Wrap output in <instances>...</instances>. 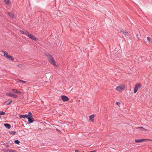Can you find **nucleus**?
<instances>
[{
  "instance_id": "obj_16",
  "label": "nucleus",
  "mask_w": 152,
  "mask_h": 152,
  "mask_svg": "<svg viewBox=\"0 0 152 152\" xmlns=\"http://www.w3.org/2000/svg\"><path fill=\"white\" fill-rule=\"evenodd\" d=\"M8 14L9 16L11 18H13L14 17V15L10 12H8Z\"/></svg>"
},
{
  "instance_id": "obj_8",
  "label": "nucleus",
  "mask_w": 152,
  "mask_h": 152,
  "mask_svg": "<svg viewBox=\"0 0 152 152\" xmlns=\"http://www.w3.org/2000/svg\"><path fill=\"white\" fill-rule=\"evenodd\" d=\"M4 126L6 128L8 129H10L11 127V125L10 124H4Z\"/></svg>"
},
{
  "instance_id": "obj_32",
  "label": "nucleus",
  "mask_w": 152,
  "mask_h": 152,
  "mask_svg": "<svg viewBox=\"0 0 152 152\" xmlns=\"http://www.w3.org/2000/svg\"><path fill=\"white\" fill-rule=\"evenodd\" d=\"M75 152H85L84 151L80 152V151H79L78 150H75Z\"/></svg>"
},
{
  "instance_id": "obj_27",
  "label": "nucleus",
  "mask_w": 152,
  "mask_h": 152,
  "mask_svg": "<svg viewBox=\"0 0 152 152\" xmlns=\"http://www.w3.org/2000/svg\"><path fill=\"white\" fill-rule=\"evenodd\" d=\"M148 40L151 42V39L149 37H148L147 38Z\"/></svg>"
},
{
  "instance_id": "obj_21",
  "label": "nucleus",
  "mask_w": 152,
  "mask_h": 152,
  "mask_svg": "<svg viewBox=\"0 0 152 152\" xmlns=\"http://www.w3.org/2000/svg\"><path fill=\"white\" fill-rule=\"evenodd\" d=\"M32 114L31 112H28L27 115V117H32Z\"/></svg>"
},
{
  "instance_id": "obj_24",
  "label": "nucleus",
  "mask_w": 152,
  "mask_h": 152,
  "mask_svg": "<svg viewBox=\"0 0 152 152\" xmlns=\"http://www.w3.org/2000/svg\"><path fill=\"white\" fill-rule=\"evenodd\" d=\"M9 152H17L15 150L10 149V150H9Z\"/></svg>"
},
{
  "instance_id": "obj_4",
  "label": "nucleus",
  "mask_w": 152,
  "mask_h": 152,
  "mask_svg": "<svg viewBox=\"0 0 152 152\" xmlns=\"http://www.w3.org/2000/svg\"><path fill=\"white\" fill-rule=\"evenodd\" d=\"M61 98L62 100L64 102H67L69 100V98L67 96L64 95H61Z\"/></svg>"
},
{
  "instance_id": "obj_39",
  "label": "nucleus",
  "mask_w": 152,
  "mask_h": 152,
  "mask_svg": "<svg viewBox=\"0 0 152 152\" xmlns=\"http://www.w3.org/2000/svg\"><path fill=\"white\" fill-rule=\"evenodd\" d=\"M94 152H95V151H94Z\"/></svg>"
},
{
  "instance_id": "obj_35",
  "label": "nucleus",
  "mask_w": 152,
  "mask_h": 152,
  "mask_svg": "<svg viewBox=\"0 0 152 152\" xmlns=\"http://www.w3.org/2000/svg\"><path fill=\"white\" fill-rule=\"evenodd\" d=\"M138 128H140L141 129H142V127H138Z\"/></svg>"
},
{
  "instance_id": "obj_26",
  "label": "nucleus",
  "mask_w": 152,
  "mask_h": 152,
  "mask_svg": "<svg viewBox=\"0 0 152 152\" xmlns=\"http://www.w3.org/2000/svg\"><path fill=\"white\" fill-rule=\"evenodd\" d=\"M23 65L22 64H19L18 65V66L20 68H22Z\"/></svg>"
},
{
  "instance_id": "obj_3",
  "label": "nucleus",
  "mask_w": 152,
  "mask_h": 152,
  "mask_svg": "<svg viewBox=\"0 0 152 152\" xmlns=\"http://www.w3.org/2000/svg\"><path fill=\"white\" fill-rule=\"evenodd\" d=\"M141 87V85L140 84L135 85L134 88V93H136L138 89Z\"/></svg>"
},
{
  "instance_id": "obj_6",
  "label": "nucleus",
  "mask_w": 152,
  "mask_h": 152,
  "mask_svg": "<svg viewBox=\"0 0 152 152\" xmlns=\"http://www.w3.org/2000/svg\"><path fill=\"white\" fill-rule=\"evenodd\" d=\"M27 36L33 40H36L37 39L34 36L29 34V33H28V35H27Z\"/></svg>"
},
{
  "instance_id": "obj_2",
  "label": "nucleus",
  "mask_w": 152,
  "mask_h": 152,
  "mask_svg": "<svg viewBox=\"0 0 152 152\" xmlns=\"http://www.w3.org/2000/svg\"><path fill=\"white\" fill-rule=\"evenodd\" d=\"M1 52L4 54V56L8 59H9L10 60L13 61L14 60V58L8 55L7 53L4 50H2L1 51Z\"/></svg>"
},
{
  "instance_id": "obj_19",
  "label": "nucleus",
  "mask_w": 152,
  "mask_h": 152,
  "mask_svg": "<svg viewBox=\"0 0 152 152\" xmlns=\"http://www.w3.org/2000/svg\"><path fill=\"white\" fill-rule=\"evenodd\" d=\"M14 142L15 144L18 145L20 143V142L19 140H14Z\"/></svg>"
},
{
  "instance_id": "obj_9",
  "label": "nucleus",
  "mask_w": 152,
  "mask_h": 152,
  "mask_svg": "<svg viewBox=\"0 0 152 152\" xmlns=\"http://www.w3.org/2000/svg\"><path fill=\"white\" fill-rule=\"evenodd\" d=\"M20 32L22 34H24L26 36H27V35H28V32L26 31H22L21 30H20Z\"/></svg>"
},
{
  "instance_id": "obj_15",
  "label": "nucleus",
  "mask_w": 152,
  "mask_h": 152,
  "mask_svg": "<svg viewBox=\"0 0 152 152\" xmlns=\"http://www.w3.org/2000/svg\"><path fill=\"white\" fill-rule=\"evenodd\" d=\"M4 2L7 4L10 5L11 4L10 1L9 0H4Z\"/></svg>"
},
{
  "instance_id": "obj_33",
  "label": "nucleus",
  "mask_w": 152,
  "mask_h": 152,
  "mask_svg": "<svg viewBox=\"0 0 152 152\" xmlns=\"http://www.w3.org/2000/svg\"><path fill=\"white\" fill-rule=\"evenodd\" d=\"M5 146L6 147H9V145H5Z\"/></svg>"
},
{
  "instance_id": "obj_31",
  "label": "nucleus",
  "mask_w": 152,
  "mask_h": 152,
  "mask_svg": "<svg viewBox=\"0 0 152 152\" xmlns=\"http://www.w3.org/2000/svg\"><path fill=\"white\" fill-rule=\"evenodd\" d=\"M143 141H145V140L150 141L151 140H149V139H143Z\"/></svg>"
},
{
  "instance_id": "obj_17",
  "label": "nucleus",
  "mask_w": 152,
  "mask_h": 152,
  "mask_svg": "<svg viewBox=\"0 0 152 152\" xmlns=\"http://www.w3.org/2000/svg\"><path fill=\"white\" fill-rule=\"evenodd\" d=\"M13 94L12 93H6V95L11 97H12Z\"/></svg>"
},
{
  "instance_id": "obj_28",
  "label": "nucleus",
  "mask_w": 152,
  "mask_h": 152,
  "mask_svg": "<svg viewBox=\"0 0 152 152\" xmlns=\"http://www.w3.org/2000/svg\"><path fill=\"white\" fill-rule=\"evenodd\" d=\"M120 104V103H119V102H116V103H115V104L116 105H119Z\"/></svg>"
},
{
  "instance_id": "obj_36",
  "label": "nucleus",
  "mask_w": 152,
  "mask_h": 152,
  "mask_svg": "<svg viewBox=\"0 0 152 152\" xmlns=\"http://www.w3.org/2000/svg\"><path fill=\"white\" fill-rule=\"evenodd\" d=\"M6 144H5V143H4L3 144V145H4V146H5V145H6Z\"/></svg>"
},
{
  "instance_id": "obj_1",
  "label": "nucleus",
  "mask_w": 152,
  "mask_h": 152,
  "mask_svg": "<svg viewBox=\"0 0 152 152\" xmlns=\"http://www.w3.org/2000/svg\"><path fill=\"white\" fill-rule=\"evenodd\" d=\"M46 56L48 58V61L49 63L52 64L56 65V62L53 58L51 55L47 53L45 54Z\"/></svg>"
},
{
  "instance_id": "obj_13",
  "label": "nucleus",
  "mask_w": 152,
  "mask_h": 152,
  "mask_svg": "<svg viewBox=\"0 0 152 152\" xmlns=\"http://www.w3.org/2000/svg\"><path fill=\"white\" fill-rule=\"evenodd\" d=\"M20 118H26L27 119L28 117H27V114H25L24 115H20Z\"/></svg>"
},
{
  "instance_id": "obj_30",
  "label": "nucleus",
  "mask_w": 152,
  "mask_h": 152,
  "mask_svg": "<svg viewBox=\"0 0 152 152\" xmlns=\"http://www.w3.org/2000/svg\"><path fill=\"white\" fill-rule=\"evenodd\" d=\"M136 37H137V38L138 39H140V38L139 37H138L139 36V35L137 34L136 35Z\"/></svg>"
},
{
  "instance_id": "obj_22",
  "label": "nucleus",
  "mask_w": 152,
  "mask_h": 152,
  "mask_svg": "<svg viewBox=\"0 0 152 152\" xmlns=\"http://www.w3.org/2000/svg\"><path fill=\"white\" fill-rule=\"evenodd\" d=\"M5 114V113L3 111H0V115H3Z\"/></svg>"
},
{
  "instance_id": "obj_5",
  "label": "nucleus",
  "mask_w": 152,
  "mask_h": 152,
  "mask_svg": "<svg viewBox=\"0 0 152 152\" xmlns=\"http://www.w3.org/2000/svg\"><path fill=\"white\" fill-rule=\"evenodd\" d=\"M28 121L29 123L31 124L32 123L35 121L34 118L32 117H28L27 118Z\"/></svg>"
},
{
  "instance_id": "obj_12",
  "label": "nucleus",
  "mask_w": 152,
  "mask_h": 152,
  "mask_svg": "<svg viewBox=\"0 0 152 152\" xmlns=\"http://www.w3.org/2000/svg\"><path fill=\"white\" fill-rule=\"evenodd\" d=\"M120 30L125 36H126L127 35L128 32L127 31H125L124 30H123L122 29H120Z\"/></svg>"
},
{
  "instance_id": "obj_34",
  "label": "nucleus",
  "mask_w": 152,
  "mask_h": 152,
  "mask_svg": "<svg viewBox=\"0 0 152 152\" xmlns=\"http://www.w3.org/2000/svg\"><path fill=\"white\" fill-rule=\"evenodd\" d=\"M56 130L57 131H58V132H60V130H59L58 129H56Z\"/></svg>"
},
{
  "instance_id": "obj_29",
  "label": "nucleus",
  "mask_w": 152,
  "mask_h": 152,
  "mask_svg": "<svg viewBox=\"0 0 152 152\" xmlns=\"http://www.w3.org/2000/svg\"><path fill=\"white\" fill-rule=\"evenodd\" d=\"M19 81L20 82H23V83H26V82L25 81H23V80H19Z\"/></svg>"
},
{
  "instance_id": "obj_7",
  "label": "nucleus",
  "mask_w": 152,
  "mask_h": 152,
  "mask_svg": "<svg viewBox=\"0 0 152 152\" xmlns=\"http://www.w3.org/2000/svg\"><path fill=\"white\" fill-rule=\"evenodd\" d=\"M124 88L122 86H119L116 88V90L119 91H122L124 90Z\"/></svg>"
},
{
  "instance_id": "obj_18",
  "label": "nucleus",
  "mask_w": 152,
  "mask_h": 152,
  "mask_svg": "<svg viewBox=\"0 0 152 152\" xmlns=\"http://www.w3.org/2000/svg\"><path fill=\"white\" fill-rule=\"evenodd\" d=\"M142 141V139L139 140H135V142L138 143Z\"/></svg>"
},
{
  "instance_id": "obj_38",
  "label": "nucleus",
  "mask_w": 152,
  "mask_h": 152,
  "mask_svg": "<svg viewBox=\"0 0 152 152\" xmlns=\"http://www.w3.org/2000/svg\"><path fill=\"white\" fill-rule=\"evenodd\" d=\"M143 130H145V129H143Z\"/></svg>"
},
{
  "instance_id": "obj_25",
  "label": "nucleus",
  "mask_w": 152,
  "mask_h": 152,
  "mask_svg": "<svg viewBox=\"0 0 152 152\" xmlns=\"http://www.w3.org/2000/svg\"><path fill=\"white\" fill-rule=\"evenodd\" d=\"M10 149H5L3 150V151L4 152H9V150H10Z\"/></svg>"
},
{
  "instance_id": "obj_11",
  "label": "nucleus",
  "mask_w": 152,
  "mask_h": 152,
  "mask_svg": "<svg viewBox=\"0 0 152 152\" xmlns=\"http://www.w3.org/2000/svg\"><path fill=\"white\" fill-rule=\"evenodd\" d=\"M12 100L11 99L9 100H8L6 101V102H5L6 105H8L9 104H10L12 103Z\"/></svg>"
},
{
  "instance_id": "obj_20",
  "label": "nucleus",
  "mask_w": 152,
  "mask_h": 152,
  "mask_svg": "<svg viewBox=\"0 0 152 152\" xmlns=\"http://www.w3.org/2000/svg\"><path fill=\"white\" fill-rule=\"evenodd\" d=\"M16 133V132L14 131H10L9 133L11 134L15 135Z\"/></svg>"
},
{
  "instance_id": "obj_23",
  "label": "nucleus",
  "mask_w": 152,
  "mask_h": 152,
  "mask_svg": "<svg viewBox=\"0 0 152 152\" xmlns=\"http://www.w3.org/2000/svg\"><path fill=\"white\" fill-rule=\"evenodd\" d=\"M18 97V96L16 94H13L12 97L14 98H17Z\"/></svg>"
},
{
  "instance_id": "obj_14",
  "label": "nucleus",
  "mask_w": 152,
  "mask_h": 152,
  "mask_svg": "<svg viewBox=\"0 0 152 152\" xmlns=\"http://www.w3.org/2000/svg\"><path fill=\"white\" fill-rule=\"evenodd\" d=\"M94 115H92L89 116L90 119L91 120L92 122L94 120Z\"/></svg>"
},
{
  "instance_id": "obj_37",
  "label": "nucleus",
  "mask_w": 152,
  "mask_h": 152,
  "mask_svg": "<svg viewBox=\"0 0 152 152\" xmlns=\"http://www.w3.org/2000/svg\"><path fill=\"white\" fill-rule=\"evenodd\" d=\"M151 42L152 44V39H151Z\"/></svg>"
},
{
  "instance_id": "obj_10",
  "label": "nucleus",
  "mask_w": 152,
  "mask_h": 152,
  "mask_svg": "<svg viewBox=\"0 0 152 152\" xmlns=\"http://www.w3.org/2000/svg\"><path fill=\"white\" fill-rule=\"evenodd\" d=\"M12 91L13 92H14L15 93H19L20 94L21 93V92L20 91H18L16 89H12Z\"/></svg>"
}]
</instances>
